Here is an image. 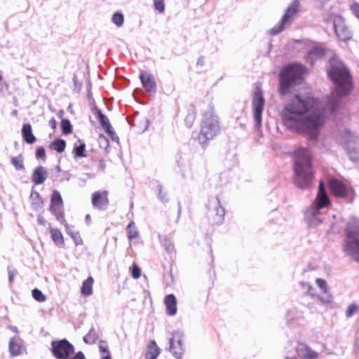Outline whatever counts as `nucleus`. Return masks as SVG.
I'll list each match as a JSON object with an SVG mask.
<instances>
[{"instance_id": "f257e3e1", "label": "nucleus", "mask_w": 359, "mask_h": 359, "mask_svg": "<svg viewBox=\"0 0 359 359\" xmlns=\"http://www.w3.org/2000/svg\"><path fill=\"white\" fill-rule=\"evenodd\" d=\"M304 72V67L299 64L290 65L281 72L279 88L280 95L294 94L292 99L283 109L281 117L283 124L288 129L306 133L310 139H316L324 126L325 115L328 112H334L338 107L339 98L351 91V76L342 62H331L327 74L334 85V90L324 106L313 97L302 98L296 94L297 86L302 83Z\"/></svg>"}, {"instance_id": "f03ea898", "label": "nucleus", "mask_w": 359, "mask_h": 359, "mask_svg": "<svg viewBox=\"0 0 359 359\" xmlns=\"http://www.w3.org/2000/svg\"><path fill=\"white\" fill-rule=\"evenodd\" d=\"M294 154V183L301 189L308 188L313 179L310 151L300 148L296 150Z\"/></svg>"}, {"instance_id": "7ed1b4c3", "label": "nucleus", "mask_w": 359, "mask_h": 359, "mask_svg": "<svg viewBox=\"0 0 359 359\" xmlns=\"http://www.w3.org/2000/svg\"><path fill=\"white\" fill-rule=\"evenodd\" d=\"M358 236L359 219L353 218L350 220L347 226L344 250L355 259H359Z\"/></svg>"}, {"instance_id": "20e7f679", "label": "nucleus", "mask_w": 359, "mask_h": 359, "mask_svg": "<svg viewBox=\"0 0 359 359\" xmlns=\"http://www.w3.org/2000/svg\"><path fill=\"white\" fill-rule=\"evenodd\" d=\"M220 127L218 116L212 109L207 112L202 122L201 133L198 136L201 144H205L209 140L212 139L219 133Z\"/></svg>"}, {"instance_id": "39448f33", "label": "nucleus", "mask_w": 359, "mask_h": 359, "mask_svg": "<svg viewBox=\"0 0 359 359\" xmlns=\"http://www.w3.org/2000/svg\"><path fill=\"white\" fill-rule=\"evenodd\" d=\"M329 198L325 192L323 183H320L318 196L311 208L306 212V217L309 225L315 226L323 221L320 216V210L329 204Z\"/></svg>"}, {"instance_id": "423d86ee", "label": "nucleus", "mask_w": 359, "mask_h": 359, "mask_svg": "<svg viewBox=\"0 0 359 359\" xmlns=\"http://www.w3.org/2000/svg\"><path fill=\"white\" fill-rule=\"evenodd\" d=\"M300 11V2L298 0L294 1L287 8L280 23L273 27L269 33L275 35L282 32L286 27L289 26L297 18Z\"/></svg>"}, {"instance_id": "0eeeda50", "label": "nucleus", "mask_w": 359, "mask_h": 359, "mask_svg": "<svg viewBox=\"0 0 359 359\" xmlns=\"http://www.w3.org/2000/svg\"><path fill=\"white\" fill-rule=\"evenodd\" d=\"M264 107V99L262 90L257 87L252 97L253 116L256 127L259 128L262 124V114Z\"/></svg>"}, {"instance_id": "6e6552de", "label": "nucleus", "mask_w": 359, "mask_h": 359, "mask_svg": "<svg viewBox=\"0 0 359 359\" xmlns=\"http://www.w3.org/2000/svg\"><path fill=\"white\" fill-rule=\"evenodd\" d=\"M344 144L346 148L349 157L356 161L359 157V138L349 131H346L344 136Z\"/></svg>"}, {"instance_id": "1a4fd4ad", "label": "nucleus", "mask_w": 359, "mask_h": 359, "mask_svg": "<svg viewBox=\"0 0 359 359\" xmlns=\"http://www.w3.org/2000/svg\"><path fill=\"white\" fill-rule=\"evenodd\" d=\"M329 186L332 193L338 197L351 196L353 194V190L348 184L338 179H331Z\"/></svg>"}, {"instance_id": "9d476101", "label": "nucleus", "mask_w": 359, "mask_h": 359, "mask_svg": "<svg viewBox=\"0 0 359 359\" xmlns=\"http://www.w3.org/2000/svg\"><path fill=\"white\" fill-rule=\"evenodd\" d=\"M52 350L55 358L57 359H67L74 353V347L66 340L53 341Z\"/></svg>"}, {"instance_id": "9b49d317", "label": "nucleus", "mask_w": 359, "mask_h": 359, "mask_svg": "<svg viewBox=\"0 0 359 359\" xmlns=\"http://www.w3.org/2000/svg\"><path fill=\"white\" fill-rule=\"evenodd\" d=\"M334 27L337 37L344 41L349 40L352 35L348 28L346 26L343 18L337 15L334 18Z\"/></svg>"}, {"instance_id": "f8f14e48", "label": "nucleus", "mask_w": 359, "mask_h": 359, "mask_svg": "<svg viewBox=\"0 0 359 359\" xmlns=\"http://www.w3.org/2000/svg\"><path fill=\"white\" fill-rule=\"evenodd\" d=\"M50 211L58 220L63 217V202L60 194L57 190L53 191Z\"/></svg>"}, {"instance_id": "ddd939ff", "label": "nucleus", "mask_w": 359, "mask_h": 359, "mask_svg": "<svg viewBox=\"0 0 359 359\" xmlns=\"http://www.w3.org/2000/svg\"><path fill=\"white\" fill-rule=\"evenodd\" d=\"M182 334L180 332H175L170 338V351L173 355L180 359L183 354V347L182 344Z\"/></svg>"}, {"instance_id": "4468645a", "label": "nucleus", "mask_w": 359, "mask_h": 359, "mask_svg": "<svg viewBox=\"0 0 359 359\" xmlns=\"http://www.w3.org/2000/svg\"><path fill=\"white\" fill-rule=\"evenodd\" d=\"M107 191H96L93 194L92 197V204L93 206L95 208H98L100 210L105 209L109 203V200L107 198Z\"/></svg>"}, {"instance_id": "2eb2a0df", "label": "nucleus", "mask_w": 359, "mask_h": 359, "mask_svg": "<svg viewBox=\"0 0 359 359\" xmlns=\"http://www.w3.org/2000/svg\"><path fill=\"white\" fill-rule=\"evenodd\" d=\"M297 353L301 359H319V353L304 344H299Z\"/></svg>"}, {"instance_id": "dca6fc26", "label": "nucleus", "mask_w": 359, "mask_h": 359, "mask_svg": "<svg viewBox=\"0 0 359 359\" xmlns=\"http://www.w3.org/2000/svg\"><path fill=\"white\" fill-rule=\"evenodd\" d=\"M140 79L143 87L149 92H154L156 90V82L152 74L148 72H142L140 74Z\"/></svg>"}, {"instance_id": "f3484780", "label": "nucleus", "mask_w": 359, "mask_h": 359, "mask_svg": "<svg viewBox=\"0 0 359 359\" xmlns=\"http://www.w3.org/2000/svg\"><path fill=\"white\" fill-rule=\"evenodd\" d=\"M164 303L168 315L173 316L177 313V300L173 294L167 295L164 299Z\"/></svg>"}, {"instance_id": "a211bd4d", "label": "nucleus", "mask_w": 359, "mask_h": 359, "mask_svg": "<svg viewBox=\"0 0 359 359\" xmlns=\"http://www.w3.org/2000/svg\"><path fill=\"white\" fill-rule=\"evenodd\" d=\"M100 121L104 130L110 135L112 140L118 142V137L113 130L109 119L105 116H100Z\"/></svg>"}, {"instance_id": "6ab92c4d", "label": "nucleus", "mask_w": 359, "mask_h": 359, "mask_svg": "<svg viewBox=\"0 0 359 359\" xmlns=\"http://www.w3.org/2000/svg\"><path fill=\"white\" fill-rule=\"evenodd\" d=\"M324 54V49L320 46H313L309 50L306 56V59L313 64L315 60L322 57Z\"/></svg>"}, {"instance_id": "aec40b11", "label": "nucleus", "mask_w": 359, "mask_h": 359, "mask_svg": "<svg viewBox=\"0 0 359 359\" xmlns=\"http://www.w3.org/2000/svg\"><path fill=\"white\" fill-rule=\"evenodd\" d=\"M46 170L42 166H39L37 168H36V170L33 172L32 180L36 184H42L46 180Z\"/></svg>"}, {"instance_id": "412c9836", "label": "nucleus", "mask_w": 359, "mask_h": 359, "mask_svg": "<svg viewBox=\"0 0 359 359\" xmlns=\"http://www.w3.org/2000/svg\"><path fill=\"white\" fill-rule=\"evenodd\" d=\"M160 354V348L157 346L155 341H151L147 346L145 354L146 359H156Z\"/></svg>"}, {"instance_id": "4be33fe9", "label": "nucleus", "mask_w": 359, "mask_h": 359, "mask_svg": "<svg viewBox=\"0 0 359 359\" xmlns=\"http://www.w3.org/2000/svg\"><path fill=\"white\" fill-rule=\"evenodd\" d=\"M94 280L93 277H88L83 282L81 292L84 296H89L93 292V285Z\"/></svg>"}, {"instance_id": "5701e85b", "label": "nucleus", "mask_w": 359, "mask_h": 359, "mask_svg": "<svg viewBox=\"0 0 359 359\" xmlns=\"http://www.w3.org/2000/svg\"><path fill=\"white\" fill-rule=\"evenodd\" d=\"M24 140L28 144H33L36 141V137L32 133L29 124H24Z\"/></svg>"}, {"instance_id": "b1692460", "label": "nucleus", "mask_w": 359, "mask_h": 359, "mask_svg": "<svg viewBox=\"0 0 359 359\" xmlns=\"http://www.w3.org/2000/svg\"><path fill=\"white\" fill-rule=\"evenodd\" d=\"M50 233H51V237H52L53 241L55 242V243L57 245H58L60 247H62L64 245L63 236L60 230H58L57 229H51Z\"/></svg>"}, {"instance_id": "393cba45", "label": "nucleus", "mask_w": 359, "mask_h": 359, "mask_svg": "<svg viewBox=\"0 0 359 359\" xmlns=\"http://www.w3.org/2000/svg\"><path fill=\"white\" fill-rule=\"evenodd\" d=\"M66 147L65 141L61 139H57L51 143L50 145V149L57 152H62Z\"/></svg>"}, {"instance_id": "a878e982", "label": "nucleus", "mask_w": 359, "mask_h": 359, "mask_svg": "<svg viewBox=\"0 0 359 359\" xmlns=\"http://www.w3.org/2000/svg\"><path fill=\"white\" fill-rule=\"evenodd\" d=\"M29 199L32 202V204L34 205V208L40 207L43 203L39 194L36 191H32Z\"/></svg>"}, {"instance_id": "bb28decb", "label": "nucleus", "mask_w": 359, "mask_h": 359, "mask_svg": "<svg viewBox=\"0 0 359 359\" xmlns=\"http://www.w3.org/2000/svg\"><path fill=\"white\" fill-rule=\"evenodd\" d=\"M127 234L130 240L135 238L138 236V231L136 229L135 223L133 222H130L129 224L128 225Z\"/></svg>"}, {"instance_id": "cd10ccee", "label": "nucleus", "mask_w": 359, "mask_h": 359, "mask_svg": "<svg viewBox=\"0 0 359 359\" xmlns=\"http://www.w3.org/2000/svg\"><path fill=\"white\" fill-rule=\"evenodd\" d=\"M20 346L15 341L14 339H12L9 342V351L11 354L18 355L20 353Z\"/></svg>"}, {"instance_id": "c85d7f7f", "label": "nucleus", "mask_w": 359, "mask_h": 359, "mask_svg": "<svg viewBox=\"0 0 359 359\" xmlns=\"http://www.w3.org/2000/svg\"><path fill=\"white\" fill-rule=\"evenodd\" d=\"M32 297L35 300L39 302H43L46 301V296L38 289L32 290Z\"/></svg>"}, {"instance_id": "c756f323", "label": "nucleus", "mask_w": 359, "mask_h": 359, "mask_svg": "<svg viewBox=\"0 0 359 359\" xmlns=\"http://www.w3.org/2000/svg\"><path fill=\"white\" fill-rule=\"evenodd\" d=\"M61 128L65 134H69L72 133V125L68 120L62 119L61 121Z\"/></svg>"}, {"instance_id": "7c9ffc66", "label": "nucleus", "mask_w": 359, "mask_h": 359, "mask_svg": "<svg viewBox=\"0 0 359 359\" xmlns=\"http://www.w3.org/2000/svg\"><path fill=\"white\" fill-rule=\"evenodd\" d=\"M358 311V306L355 304L348 305L346 311V316L347 318L351 317L354 313Z\"/></svg>"}, {"instance_id": "2f4dec72", "label": "nucleus", "mask_w": 359, "mask_h": 359, "mask_svg": "<svg viewBox=\"0 0 359 359\" xmlns=\"http://www.w3.org/2000/svg\"><path fill=\"white\" fill-rule=\"evenodd\" d=\"M123 15L121 13H116L112 16V21L118 27H120L123 23Z\"/></svg>"}, {"instance_id": "473e14b6", "label": "nucleus", "mask_w": 359, "mask_h": 359, "mask_svg": "<svg viewBox=\"0 0 359 359\" xmlns=\"http://www.w3.org/2000/svg\"><path fill=\"white\" fill-rule=\"evenodd\" d=\"M74 151L75 155L76 156H79V157H84V156H86V154H85V144H81V145H79L78 147H76L74 149Z\"/></svg>"}, {"instance_id": "72a5a7b5", "label": "nucleus", "mask_w": 359, "mask_h": 359, "mask_svg": "<svg viewBox=\"0 0 359 359\" xmlns=\"http://www.w3.org/2000/svg\"><path fill=\"white\" fill-rule=\"evenodd\" d=\"M316 283L317 285L319 287V288H320L321 290L324 293H327V283L324 279L317 278L316 280Z\"/></svg>"}, {"instance_id": "f704fd0d", "label": "nucleus", "mask_w": 359, "mask_h": 359, "mask_svg": "<svg viewBox=\"0 0 359 359\" xmlns=\"http://www.w3.org/2000/svg\"><path fill=\"white\" fill-rule=\"evenodd\" d=\"M318 299L323 303L325 304H328L332 302V297L331 294H327L325 297H318Z\"/></svg>"}, {"instance_id": "c9c22d12", "label": "nucleus", "mask_w": 359, "mask_h": 359, "mask_svg": "<svg viewBox=\"0 0 359 359\" xmlns=\"http://www.w3.org/2000/svg\"><path fill=\"white\" fill-rule=\"evenodd\" d=\"M154 6L157 11L160 13L163 12L164 11V4L163 0H154Z\"/></svg>"}, {"instance_id": "e433bc0d", "label": "nucleus", "mask_w": 359, "mask_h": 359, "mask_svg": "<svg viewBox=\"0 0 359 359\" xmlns=\"http://www.w3.org/2000/svg\"><path fill=\"white\" fill-rule=\"evenodd\" d=\"M12 163L17 169L22 167V161H21L20 156L12 158Z\"/></svg>"}, {"instance_id": "4c0bfd02", "label": "nucleus", "mask_w": 359, "mask_h": 359, "mask_svg": "<svg viewBox=\"0 0 359 359\" xmlns=\"http://www.w3.org/2000/svg\"><path fill=\"white\" fill-rule=\"evenodd\" d=\"M132 276L135 279L139 278L140 276V269L135 264L133 265Z\"/></svg>"}, {"instance_id": "58836bf2", "label": "nucleus", "mask_w": 359, "mask_h": 359, "mask_svg": "<svg viewBox=\"0 0 359 359\" xmlns=\"http://www.w3.org/2000/svg\"><path fill=\"white\" fill-rule=\"evenodd\" d=\"M36 157L37 158L44 159L46 157V151L43 147H39L36 151Z\"/></svg>"}, {"instance_id": "ea45409f", "label": "nucleus", "mask_w": 359, "mask_h": 359, "mask_svg": "<svg viewBox=\"0 0 359 359\" xmlns=\"http://www.w3.org/2000/svg\"><path fill=\"white\" fill-rule=\"evenodd\" d=\"M351 10L353 14L359 20V4L355 3L351 5Z\"/></svg>"}, {"instance_id": "a19ab883", "label": "nucleus", "mask_w": 359, "mask_h": 359, "mask_svg": "<svg viewBox=\"0 0 359 359\" xmlns=\"http://www.w3.org/2000/svg\"><path fill=\"white\" fill-rule=\"evenodd\" d=\"M8 280L9 283H11L13 280L14 277L16 275V271L14 269H11V267H8Z\"/></svg>"}, {"instance_id": "79ce46f5", "label": "nucleus", "mask_w": 359, "mask_h": 359, "mask_svg": "<svg viewBox=\"0 0 359 359\" xmlns=\"http://www.w3.org/2000/svg\"><path fill=\"white\" fill-rule=\"evenodd\" d=\"M72 238L75 242L76 245H81L82 244V239L80 238L78 233H76L75 235L72 236Z\"/></svg>"}, {"instance_id": "37998d69", "label": "nucleus", "mask_w": 359, "mask_h": 359, "mask_svg": "<svg viewBox=\"0 0 359 359\" xmlns=\"http://www.w3.org/2000/svg\"><path fill=\"white\" fill-rule=\"evenodd\" d=\"M98 141L100 144H105L106 146H108L109 141L103 135H100Z\"/></svg>"}, {"instance_id": "c03bdc74", "label": "nucleus", "mask_w": 359, "mask_h": 359, "mask_svg": "<svg viewBox=\"0 0 359 359\" xmlns=\"http://www.w3.org/2000/svg\"><path fill=\"white\" fill-rule=\"evenodd\" d=\"M100 350L101 352L107 353L106 355L109 353V351H108L107 346L106 345L102 344H101L100 345Z\"/></svg>"}, {"instance_id": "a18cd8bd", "label": "nucleus", "mask_w": 359, "mask_h": 359, "mask_svg": "<svg viewBox=\"0 0 359 359\" xmlns=\"http://www.w3.org/2000/svg\"><path fill=\"white\" fill-rule=\"evenodd\" d=\"M304 287H305V289L307 290V291L311 294V296H313V294L311 292L312 287L307 283H302Z\"/></svg>"}, {"instance_id": "49530a36", "label": "nucleus", "mask_w": 359, "mask_h": 359, "mask_svg": "<svg viewBox=\"0 0 359 359\" xmlns=\"http://www.w3.org/2000/svg\"><path fill=\"white\" fill-rule=\"evenodd\" d=\"M57 122L54 118H52L49 121V126L55 129L56 128Z\"/></svg>"}, {"instance_id": "de8ad7c7", "label": "nucleus", "mask_w": 359, "mask_h": 359, "mask_svg": "<svg viewBox=\"0 0 359 359\" xmlns=\"http://www.w3.org/2000/svg\"><path fill=\"white\" fill-rule=\"evenodd\" d=\"M72 359H85V357L81 352H79Z\"/></svg>"}, {"instance_id": "09e8293b", "label": "nucleus", "mask_w": 359, "mask_h": 359, "mask_svg": "<svg viewBox=\"0 0 359 359\" xmlns=\"http://www.w3.org/2000/svg\"><path fill=\"white\" fill-rule=\"evenodd\" d=\"M38 222L41 225H45L46 224V220L41 216L38 217Z\"/></svg>"}, {"instance_id": "8fccbe9b", "label": "nucleus", "mask_w": 359, "mask_h": 359, "mask_svg": "<svg viewBox=\"0 0 359 359\" xmlns=\"http://www.w3.org/2000/svg\"><path fill=\"white\" fill-rule=\"evenodd\" d=\"M102 359H111V355H110V354H109V353H108V354H107V355H103V356H102Z\"/></svg>"}, {"instance_id": "3c124183", "label": "nucleus", "mask_w": 359, "mask_h": 359, "mask_svg": "<svg viewBox=\"0 0 359 359\" xmlns=\"http://www.w3.org/2000/svg\"><path fill=\"white\" fill-rule=\"evenodd\" d=\"M86 222H87L88 224H89V223H90V216L89 215H87L86 216Z\"/></svg>"}, {"instance_id": "603ef678", "label": "nucleus", "mask_w": 359, "mask_h": 359, "mask_svg": "<svg viewBox=\"0 0 359 359\" xmlns=\"http://www.w3.org/2000/svg\"><path fill=\"white\" fill-rule=\"evenodd\" d=\"M90 337V334H88V335H86V336H85V337H83V340H84V341H85L86 343H88V337Z\"/></svg>"}, {"instance_id": "864d4df0", "label": "nucleus", "mask_w": 359, "mask_h": 359, "mask_svg": "<svg viewBox=\"0 0 359 359\" xmlns=\"http://www.w3.org/2000/svg\"><path fill=\"white\" fill-rule=\"evenodd\" d=\"M17 113H18V111L15 109L12 111V114L14 116H15L17 114Z\"/></svg>"}, {"instance_id": "5fc2aeb1", "label": "nucleus", "mask_w": 359, "mask_h": 359, "mask_svg": "<svg viewBox=\"0 0 359 359\" xmlns=\"http://www.w3.org/2000/svg\"><path fill=\"white\" fill-rule=\"evenodd\" d=\"M285 359H297V358H294V357H292V358H290V357H286V358H285Z\"/></svg>"}, {"instance_id": "6e6d98bb", "label": "nucleus", "mask_w": 359, "mask_h": 359, "mask_svg": "<svg viewBox=\"0 0 359 359\" xmlns=\"http://www.w3.org/2000/svg\"><path fill=\"white\" fill-rule=\"evenodd\" d=\"M2 80V75H1V72H0V82Z\"/></svg>"}, {"instance_id": "4d7b16f0", "label": "nucleus", "mask_w": 359, "mask_h": 359, "mask_svg": "<svg viewBox=\"0 0 359 359\" xmlns=\"http://www.w3.org/2000/svg\"><path fill=\"white\" fill-rule=\"evenodd\" d=\"M159 188H160V189H159V194H161V186H159Z\"/></svg>"}, {"instance_id": "13d9d810", "label": "nucleus", "mask_w": 359, "mask_h": 359, "mask_svg": "<svg viewBox=\"0 0 359 359\" xmlns=\"http://www.w3.org/2000/svg\"><path fill=\"white\" fill-rule=\"evenodd\" d=\"M221 212H222V214L223 215V213H224V210H221Z\"/></svg>"}]
</instances>
